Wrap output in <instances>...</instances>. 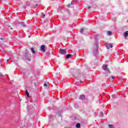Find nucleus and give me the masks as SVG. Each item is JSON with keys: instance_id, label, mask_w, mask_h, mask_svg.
Returning a JSON list of instances; mask_svg holds the SVG:
<instances>
[{"instance_id": "obj_10", "label": "nucleus", "mask_w": 128, "mask_h": 128, "mask_svg": "<svg viewBox=\"0 0 128 128\" xmlns=\"http://www.w3.org/2000/svg\"><path fill=\"white\" fill-rule=\"evenodd\" d=\"M26 96L27 98H30V93H28V90H26Z\"/></svg>"}, {"instance_id": "obj_21", "label": "nucleus", "mask_w": 128, "mask_h": 128, "mask_svg": "<svg viewBox=\"0 0 128 128\" xmlns=\"http://www.w3.org/2000/svg\"><path fill=\"white\" fill-rule=\"evenodd\" d=\"M42 16L44 17L46 16V14H44V13H42Z\"/></svg>"}, {"instance_id": "obj_3", "label": "nucleus", "mask_w": 128, "mask_h": 128, "mask_svg": "<svg viewBox=\"0 0 128 128\" xmlns=\"http://www.w3.org/2000/svg\"><path fill=\"white\" fill-rule=\"evenodd\" d=\"M66 50H64V49H60L59 50V54H66Z\"/></svg>"}, {"instance_id": "obj_15", "label": "nucleus", "mask_w": 128, "mask_h": 128, "mask_svg": "<svg viewBox=\"0 0 128 128\" xmlns=\"http://www.w3.org/2000/svg\"><path fill=\"white\" fill-rule=\"evenodd\" d=\"M108 128H114V125H112V124H108Z\"/></svg>"}, {"instance_id": "obj_1", "label": "nucleus", "mask_w": 128, "mask_h": 128, "mask_svg": "<svg viewBox=\"0 0 128 128\" xmlns=\"http://www.w3.org/2000/svg\"><path fill=\"white\" fill-rule=\"evenodd\" d=\"M24 56L25 58H26V60H28L29 62H30V60L31 56L30 54H28V53H26Z\"/></svg>"}, {"instance_id": "obj_19", "label": "nucleus", "mask_w": 128, "mask_h": 128, "mask_svg": "<svg viewBox=\"0 0 128 128\" xmlns=\"http://www.w3.org/2000/svg\"><path fill=\"white\" fill-rule=\"evenodd\" d=\"M44 86H48L46 84H44Z\"/></svg>"}, {"instance_id": "obj_16", "label": "nucleus", "mask_w": 128, "mask_h": 128, "mask_svg": "<svg viewBox=\"0 0 128 128\" xmlns=\"http://www.w3.org/2000/svg\"><path fill=\"white\" fill-rule=\"evenodd\" d=\"M76 4V0H73L71 2V4Z\"/></svg>"}, {"instance_id": "obj_14", "label": "nucleus", "mask_w": 128, "mask_h": 128, "mask_svg": "<svg viewBox=\"0 0 128 128\" xmlns=\"http://www.w3.org/2000/svg\"><path fill=\"white\" fill-rule=\"evenodd\" d=\"M31 50L32 52H33L34 54H36V52H34V49L33 48H31Z\"/></svg>"}, {"instance_id": "obj_25", "label": "nucleus", "mask_w": 128, "mask_h": 128, "mask_svg": "<svg viewBox=\"0 0 128 128\" xmlns=\"http://www.w3.org/2000/svg\"><path fill=\"white\" fill-rule=\"evenodd\" d=\"M112 78H113V80H114V76H112Z\"/></svg>"}, {"instance_id": "obj_5", "label": "nucleus", "mask_w": 128, "mask_h": 128, "mask_svg": "<svg viewBox=\"0 0 128 128\" xmlns=\"http://www.w3.org/2000/svg\"><path fill=\"white\" fill-rule=\"evenodd\" d=\"M114 46V44L110 43L107 46L106 48L108 50H110V48H112V47Z\"/></svg>"}, {"instance_id": "obj_13", "label": "nucleus", "mask_w": 128, "mask_h": 128, "mask_svg": "<svg viewBox=\"0 0 128 128\" xmlns=\"http://www.w3.org/2000/svg\"><path fill=\"white\" fill-rule=\"evenodd\" d=\"M76 128H80V123H78L76 124Z\"/></svg>"}, {"instance_id": "obj_23", "label": "nucleus", "mask_w": 128, "mask_h": 128, "mask_svg": "<svg viewBox=\"0 0 128 128\" xmlns=\"http://www.w3.org/2000/svg\"><path fill=\"white\" fill-rule=\"evenodd\" d=\"M10 60V58L9 59H8V60H6V62H8V61Z\"/></svg>"}, {"instance_id": "obj_27", "label": "nucleus", "mask_w": 128, "mask_h": 128, "mask_svg": "<svg viewBox=\"0 0 128 128\" xmlns=\"http://www.w3.org/2000/svg\"><path fill=\"white\" fill-rule=\"evenodd\" d=\"M82 82V81H81V82Z\"/></svg>"}, {"instance_id": "obj_26", "label": "nucleus", "mask_w": 128, "mask_h": 128, "mask_svg": "<svg viewBox=\"0 0 128 128\" xmlns=\"http://www.w3.org/2000/svg\"><path fill=\"white\" fill-rule=\"evenodd\" d=\"M0 40H2L3 39H2V38H0Z\"/></svg>"}, {"instance_id": "obj_11", "label": "nucleus", "mask_w": 128, "mask_h": 128, "mask_svg": "<svg viewBox=\"0 0 128 128\" xmlns=\"http://www.w3.org/2000/svg\"><path fill=\"white\" fill-rule=\"evenodd\" d=\"M20 24H21V26H23V28L26 26L24 24V22H20Z\"/></svg>"}, {"instance_id": "obj_7", "label": "nucleus", "mask_w": 128, "mask_h": 128, "mask_svg": "<svg viewBox=\"0 0 128 128\" xmlns=\"http://www.w3.org/2000/svg\"><path fill=\"white\" fill-rule=\"evenodd\" d=\"M72 56V54H68L66 56V58H70Z\"/></svg>"}, {"instance_id": "obj_30", "label": "nucleus", "mask_w": 128, "mask_h": 128, "mask_svg": "<svg viewBox=\"0 0 128 128\" xmlns=\"http://www.w3.org/2000/svg\"><path fill=\"white\" fill-rule=\"evenodd\" d=\"M28 38H30V36H28Z\"/></svg>"}, {"instance_id": "obj_17", "label": "nucleus", "mask_w": 128, "mask_h": 128, "mask_svg": "<svg viewBox=\"0 0 128 128\" xmlns=\"http://www.w3.org/2000/svg\"><path fill=\"white\" fill-rule=\"evenodd\" d=\"M112 32L108 31V36H112Z\"/></svg>"}, {"instance_id": "obj_20", "label": "nucleus", "mask_w": 128, "mask_h": 128, "mask_svg": "<svg viewBox=\"0 0 128 128\" xmlns=\"http://www.w3.org/2000/svg\"><path fill=\"white\" fill-rule=\"evenodd\" d=\"M112 97L113 98H115L116 96L112 95Z\"/></svg>"}, {"instance_id": "obj_6", "label": "nucleus", "mask_w": 128, "mask_h": 128, "mask_svg": "<svg viewBox=\"0 0 128 128\" xmlns=\"http://www.w3.org/2000/svg\"><path fill=\"white\" fill-rule=\"evenodd\" d=\"M86 32V29L84 28H82L80 30V34H84Z\"/></svg>"}, {"instance_id": "obj_12", "label": "nucleus", "mask_w": 128, "mask_h": 128, "mask_svg": "<svg viewBox=\"0 0 128 128\" xmlns=\"http://www.w3.org/2000/svg\"><path fill=\"white\" fill-rule=\"evenodd\" d=\"M128 36V31H126L124 33V38H126Z\"/></svg>"}, {"instance_id": "obj_18", "label": "nucleus", "mask_w": 128, "mask_h": 128, "mask_svg": "<svg viewBox=\"0 0 128 128\" xmlns=\"http://www.w3.org/2000/svg\"><path fill=\"white\" fill-rule=\"evenodd\" d=\"M0 76L1 78H3V76H4V74H2L1 72H0Z\"/></svg>"}, {"instance_id": "obj_22", "label": "nucleus", "mask_w": 128, "mask_h": 128, "mask_svg": "<svg viewBox=\"0 0 128 128\" xmlns=\"http://www.w3.org/2000/svg\"><path fill=\"white\" fill-rule=\"evenodd\" d=\"M101 116H104V113L101 112Z\"/></svg>"}, {"instance_id": "obj_8", "label": "nucleus", "mask_w": 128, "mask_h": 128, "mask_svg": "<svg viewBox=\"0 0 128 128\" xmlns=\"http://www.w3.org/2000/svg\"><path fill=\"white\" fill-rule=\"evenodd\" d=\"M94 48H95L94 52H98V44H95Z\"/></svg>"}, {"instance_id": "obj_24", "label": "nucleus", "mask_w": 128, "mask_h": 128, "mask_svg": "<svg viewBox=\"0 0 128 128\" xmlns=\"http://www.w3.org/2000/svg\"><path fill=\"white\" fill-rule=\"evenodd\" d=\"M88 10H90V6H88Z\"/></svg>"}, {"instance_id": "obj_2", "label": "nucleus", "mask_w": 128, "mask_h": 128, "mask_svg": "<svg viewBox=\"0 0 128 128\" xmlns=\"http://www.w3.org/2000/svg\"><path fill=\"white\" fill-rule=\"evenodd\" d=\"M102 68L104 70H106V72H108V74H110V70H108V66L103 65Z\"/></svg>"}, {"instance_id": "obj_9", "label": "nucleus", "mask_w": 128, "mask_h": 128, "mask_svg": "<svg viewBox=\"0 0 128 128\" xmlns=\"http://www.w3.org/2000/svg\"><path fill=\"white\" fill-rule=\"evenodd\" d=\"M80 100H84L86 98V96H84V95H81L80 96Z\"/></svg>"}, {"instance_id": "obj_29", "label": "nucleus", "mask_w": 128, "mask_h": 128, "mask_svg": "<svg viewBox=\"0 0 128 128\" xmlns=\"http://www.w3.org/2000/svg\"><path fill=\"white\" fill-rule=\"evenodd\" d=\"M8 26V28H10V26Z\"/></svg>"}, {"instance_id": "obj_28", "label": "nucleus", "mask_w": 128, "mask_h": 128, "mask_svg": "<svg viewBox=\"0 0 128 128\" xmlns=\"http://www.w3.org/2000/svg\"><path fill=\"white\" fill-rule=\"evenodd\" d=\"M10 30H12V28H10Z\"/></svg>"}, {"instance_id": "obj_31", "label": "nucleus", "mask_w": 128, "mask_h": 128, "mask_svg": "<svg viewBox=\"0 0 128 128\" xmlns=\"http://www.w3.org/2000/svg\"><path fill=\"white\" fill-rule=\"evenodd\" d=\"M68 6H70V4H68Z\"/></svg>"}, {"instance_id": "obj_4", "label": "nucleus", "mask_w": 128, "mask_h": 128, "mask_svg": "<svg viewBox=\"0 0 128 128\" xmlns=\"http://www.w3.org/2000/svg\"><path fill=\"white\" fill-rule=\"evenodd\" d=\"M46 48V46L45 45H42L40 46V50L42 52H46V50H44Z\"/></svg>"}]
</instances>
